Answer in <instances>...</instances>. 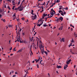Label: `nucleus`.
Instances as JSON below:
<instances>
[{"label":"nucleus","mask_w":77,"mask_h":77,"mask_svg":"<svg viewBox=\"0 0 77 77\" xmlns=\"http://www.w3.org/2000/svg\"><path fill=\"white\" fill-rule=\"evenodd\" d=\"M31 17H32V20H35V18H37V16L36 15H35L34 16H32Z\"/></svg>","instance_id":"nucleus-1"},{"label":"nucleus","mask_w":77,"mask_h":77,"mask_svg":"<svg viewBox=\"0 0 77 77\" xmlns=\"http://www.w3.org/2000/svg\"><path fill=\"white\" fill-rule=\"evenodd\" d=\"M1 14L0 15V18H2V15H4V14H5V13H4V11H3V12H1Z\"/></svg>","instance_id":"nucleus-2"},{"label":"nucleus","mask_w":77,"mask_h":77,"mask_svg":"<svg viewBox=\"0 0 77 77\" xmlns=\"http://www.w3.org/2000/svg\"><path fill=\"white\" fill-rule=\"evenodd\" d=\"M62 29H63V26H62L59 28V30H62Z\"/></svg>","instance_id":"nucleus-3"},{"label":"nucleus","mask_w":77,"mask_h":77,"mask_svg":"<svg viewBox=\"0 0 77 77\" xmlns=\"http://www.w3.org/2000/svg\"><path fill=\"white\" fill-rule=\"evenodd\" d=\"M39 47L40 49V50H42V48H43V47H42V45H41L40 46H39Z\"/></svg>","instance_id":"nucleus-4"},{"label":"nucleus","mask_w":77,"mask_h":77,"mask_svg":"<svg viewBox=\"0 0 77 77\" xmlns=\"http://www.w3.org/2000/svg\"><path fill=\"white\" fill-rule=\"evenodd\" d=\"M17 41L18 42H20L21 40L20 39V38H17Z\"/></svg>","instance_id":"nucleus-5"},{"label":"nucleus","mask_w":77,"mask_h":77,"mask_svg":"<svg viewBox=\"0 0 77 77\" xmlns=\"http://www.w3.org/2000/svg\"><path fill=\"white\" fill-rule=\"evenodd\" d=\"M62 67L61 66H58V65L57 66V68H58V69L59 68H60Z\"/></svg>","instance_id":"nucleus-6"},{"label":"nucleus","mask_w":77,"mask_h":77,"mask_svg":"<svg viewBox=\"0 0 77 77\" xmlns=\"http://www.w3.org/2000/svg\"><path fill=\"white\" fill-rule=\"evenodd\" d=\"M59 18H60V20H61V21L63 20V17H60Z\"/></svg>","instance_id":"nucleus-7"},{"label":"nucleus","mask_w":77,"mask_h":77,"mask_svg":"<svg viewBox=\"0 0 77 77\" xmlns=\"http://www.w3.org/2000/svg\"><path fill=\"white\" fill-rule=\"evenodd\" d=\"M23 43H25V44H27V41L25 39L23 41Z\"/></svg>","instance_id":"nucleus-8"},{"label":"nucleus","mask_w":77,"mask_h":77,"mask_svg":"<svg viewBox=\"0 0 77 77\" xmlns=\"http://www.w3.org/2000/svg\"><path fill=\"white\" fill-rule=\"evenodd\" d=\"M13 17H16V13H14V15H13Z\"/></svg>","instance_id":"nucleus-9"},{"label":"nucleus","mask_w":77,"mask_h":77,"mask_svg":"<svg viewBox=\"0 0 77 77\" xmlns=\"http://www.w3.org/2000/svg\"><path fill=\"white\" fill-rule=\"evenodd\" d=\"M39 60H40V57H39L38 60H36V63H37V62H38V61H39Z\"/></svg>","instance_id":"nucleus-10"},{"label":"nucleus","mask_w":77,"mask_h":77,"mask_svg":"<svg viewBox=\"0 0 77 77\" xmlns=\"http://www.w3.org/2000/svg\"><path fill=\"white\" fill-rule=\"evenodd\" d=\"M33 38H34V37H32V38L30 39L31 41H33Z\"/></svg>","instance_id":"nucleus-11"},{"label":"nucleus","mask_w":77,"mask_h":77,"mask_svg":"<svg viewBox=\"0 0 77 77\" xmlns=\"http://www.w3.org/2000/svg\"><path fill=\"white\" fill-rule=\"evenodd\" d=\"M45 17V14L44 13V14H43L42 17Z\"/></svg>","instance_id":"nucleus-12"},{"label":"nucleus","mask_w":77,"mask_h":77,"mask_svg":"<svg viewBox=\"0 0 77 77\" xmlns=\"http://www.w3.org/2000/svg\"><path fill=\"white\" fill-rule=\"evenodd\" d=\"M29 69H30V68H28V69H27L26 71H25V72H26V73H27V72H28V71H29Z\"/></svg>","instance_id":"nucleus-13"},{"label":"nucleus","mask_w":77,"mask_h":77,"mask_svg":"<svg viewBox=\"0 0 77 77\" xmlns=\"http://www.w3.org/2000/svg\"><path fill=\"white\" fill-rule=\"evenodd\" d=\"M44 53L46 54V55H48V54L47 53V52L46 51H44Z\"/></svg>","instance_id":"nucleus-14"},{"label":"nucleus","mask_w":77,"mask_h":77,"mask_svg":"<svg viewBox=\"0 0 77 77\" xmlns=\"http://www.w3.org/2000/svg\"><path fill=\"white\" fill-rule=\"evenodd\" d=\"M69 62H69V61L68 60V61H67V62H66V64H68H68H69Z\"/></svg>","instance_id":"nucleus-15"},{"label":"nucleus","mask_w":77,"mask_h":77,"mask_svg":"<svg viewBox=\"0 0 77 77\" xmlns=\"http://www.w3.org/2000/svg\"><path fill=\"white\" fill-rule=\"evenodd\" d=\"M60 18H58L56 20H55L56 21H60Z\"/></svg>","instance_id":"nucleus-16"},{"label":"nucleus","mask_w":77,"mask_h":77,"mask_svg":"<svg viewBox=\"0 0 77 77\" xmlns=\"http://www.w3.org/2000/svg\"><path fill=\"white\" fill-rule=\"evenodd\" d=\"M42 60H41L40 62V63H38V64H42V65H43V63L42 64V63H41V62H42Z\"/></svg>","instance_id":"nucleus-17"},{"label":"nucleus","mask_w":77,"mask_h":77,"mask_svg":"<svg viewBox=\"0 0 77 77\" xmlns=\"http://www.w3.org/2000/svg\"><path fill=\"white\" fill-rule=\"evenodd\" d=\"M41 51L42 54H44V51H42V49H41Z\"/></svg>","instance_id":"nucleus-18"},{"label":"nucleus","mask_w":77,"mask_h":77,"mask_svg":"<svg viewBox=\"0 0 77 77\" xmlns=\"http://www.w3.org/2000/svg\"><path fill=\"white\" fill-rule=\"evenodd\" d=\"M61 14L63 16L64 14L63 13V11H61Z\"/></svg>","instance_id":"nucleus-19"},{"label":"nucleus","mask_w":77,"mask_h":77,"mask_svg":"<svg viewBox=\"0 0 77 77\" xmlns=\"http://www.w3.org/2000/svg\"><path fill=\"white\" fill-rule=\"evenodd\" d=\"M20 2H21V0H19V1H18V5H19L20 4Z\"/></svg>","instance_id":"nucleus-20"},{"label":"nucleus","mask_w":77,"mask_h":77,"mask_svg":"<svg viewBox=\"0 0 77 77\" xmlns=\"http://www.w3.org/2000/svg\"><path fill=\"white\" fill-rule=\"evenodd\" d=\"M60 2V0H57L56 1V3H59Z\"/></svg>","instance_id":"nucleus-21"},{"label":"nucleus","mask_w":77,"mask_h":77,"mask_svg":"<svg viewBox=\"0 0 77 77\" xmlns=\"http://www.w3.org/2000/svg\"><path fill=\"white\" fill-rule=\"evenodd\" d=\"M20 43H24V42L23 40H22V41L21 40H20Z\"/></svg>","instance_id":"nucleus-22"},{"label":"nucleus","mask_w":77,"mask_h":77,"mask_svg":"<svg viewBox=\"0 0 77 77\" xmlns=\"http://www.w3.org/2000/svg\"><path fill=\"white\" fill-rule=\"evenodd\" d=\"M41 24H37V26H39V27H40L41 26Z\"/></svg>","instance_id":"nucleus-23"},{"label":"nucleus","mask_w":77,"mask_h":77,"mask_svg":"<svg viewBox=\"0 0 77 77\" xmlns=\"http://www.w3.org/2000/svg\"><path fill=\"white\" fill-rule=\"evenodd\" d=\"M21 51H22V50L20 49V50H19V51H18V53H20V52H21Z\"/></svg>","instance_id":"nucleus-24"},{"label":"nucleus","mask_w":77,"mask_h":77,"mask_svg":"<svg viewBox=\"0 0 77 77\" xmlns=\"http://www.w3.org/2000/svg\"><path fill=\"white\" fill-rule=\"evenodd\" d=\"M1 20H2V21H3V22H5V19H2Z\"/></svg>","instance_id":"nucleus-25"},{"label":"nucleus","mask_w":77,"mask_h":77,"mask_svg":"<svg viewBox=\"0 0 77 77\" xmlns=\"http://www.w3.org/2000/svg\"><path fill=\"white\" fill-rule=\"evenodd\" d=\"M33 12H34L33 10H32L31 13V14H32V15H33Z\"/></svg>","instance_id":"nucleus-26"},{"label":"nucleus","mask_w":77,"mask_h":77,"mask_svg":"<svg viewBox=\"0 0 77 77\" xmlns=\"http://www.w3.org/2000/svg\"><path fill=\"white\" fill-rule=\"evenodd\" d=\"M62 41L63 42H65V39H64V38H63L62 39Z\"/></svg>","instance_id":"nucleus-27"},{"label":"nucleus","mask_w":77,"mask_h":77,"mask_svg":"<svg viewBox=\"0 0 77 77\" xmlns=\"http://www.w3.org/2000/svg\"><path fill=\"white\" fill-rule=\"evenodd\" d=\"M15 6H14L13 7V8H12V9H13V10H14V8H15Z\"/></svg>","instance_id":"nucleus-28"},{"label":"nucleus","mask_w":77,"mask_h":77,"mask_svg":"<svg viewBox=\"0 0 77 77\" xmlns=\"http://www.w3.org/2000/svg\"><path fill=\"white\" fill-rule=\"evenodd\" d=\"M50 14H51V16H52L53 17V15H54V14H53L52 13H50Z\"/></svg>","instance_id":"nucleus-29"},{"label":"nucleus","mask_w":77,"mask_h":77,"mask_svg":"<svg viewBox=\"0 0 77 77\" xmlns=\"http://www.w3.org/2000/svg\"><path fill=\"white\" fill-rule=\"evenodd\" d=\"M44 27H47V25H46V24H45L43 25Z\"/></svg>","instance_id":"nucleus-30"},{"label":"nucleus","mask_w":77,"mask_h":77,"mask_svg":"<svg viewBox=\"0 0 77 77\" xmlns=\"http://www.w3.org/2000/svg\"><path fill=\"white\" fill-rule=\"evenodd\" d=\"M71 46H72V45L71 44H70L68 46V47H71Z\"/></svg>","instance_id":"nucleus-31"},{"label":"nucleus","mask_w":77,"mask_h":77,"mask_svg":"<svg viewBox=\"0 0 77 77\" xmlns=\"http://www.w3.org/2000/svg\"><path fill=\"white\" fill-rule=\"evenodd\" d=\"M23 11V8L20 9L19 10V11Z\"/></svg>","instance_id":"nucleus-32"},{"label":"nucleus","mask_w":77,"mask_h":77,"mask_svg":"<svg viewBox=\"0 0 77 77\" xmlns=\"http://www.w3.org/2000/svg\"><path fill=\"white\" fill-rule=\"evenodd\" d=\"M45 5V2H44V3L42 4V5Z\"/></svg>","instance_id":"nucleus-33"},{"label":"nucleus","mask_w":77,"mask_h":77,"mask_svg":"<svg viewBox=\"0 0 77 77\" xmlns=\"http://www.w3.org/2000/svg\"><path fill=\"white\" fill-rule=\"evenodd\" d=\"M8 10H11V8H10V7H9V6H8Z\"/></svg>","instance_id":"nucleus-34"},{"label":"nucleus","mask_w":77,"mask_h":77,"mask_svg":"<svg viewBox=\"0 0 77 77\" xmlns=\"http://www.w3.org/2000/svg\"><path fill=\"white\" fill-rule=\"evenodd\" d=\"M51 11H52V12H54V10H53V8H52L51 9Z\"/></svg>","instance_id":"nucleus-35"},{"label":"nucleus","mask_w":77,"mask_h":77,"mask_svg":"<svg viewBox=\"0 0 77 77\" xmlns=\"http://www.w3.org/2000/svg\"><path fill=\"white\" fill-rule=\"evenodd\" d=\"M48 18H49V17H46L45 18V20H47Z\"/></svg>","instance_id":"nucleus-36"},{"label":"nucleus","mask_w":77,"mask_h":77,"mask_svg":"<svg viewBox=\"0 0 77 77\" xmlns=\"http://www.w3.org/2000/svg\"><path fill=\"white\" fill-rule=\"evenodd\" d=\"M21 8L19 6L18 7V8H17V9L18 10V9H21Z\"/></svg>","instance_id":"nucleus-37"},{"label":"nucleus","mask_w":77,"mask_h":77,"mask_svg":"<svg viewBox=\"0 0 77 77\" xmlns=\"http://www.w3.org/2000/svg\"><path fill=\"white\" fill-rule=\"evenodd\" d=\"M36 45L38 47V41H37Z\"/></svg>","instance_id":"nucleus-38"},{"label":"nucleus","mask_w":77,"mask_h":77,"mask_svg":"<svg viewBox=\"0 0 77 77\" xmlns=\"http://www.w3.org/2000/svg\"><path fill=\"white\" fill-rule=\"evenodd\" d=\"M13 4H13V5H15V2H14V1H13Z\"/></svg>","instance_id":"nucleus-39"},{"label":"nucleus","mask_w":77,"mask_h":77,"mask_svg":"<svg viewBox=\"0 0 77 77\" xmlns=\"http://www.w3.org/2000/svg\"><path fill=\"white\" fill-rule=\"evenodd\" d=\"M67 68V67H66V66H64V69H66Z\"/></svg>","instance_id":"nucleus-40"},{"label":"nucleus","mask_w":77,"mask_h":77,"mask_svg":"<svg viewBox=\"0 0 77 77\" xmlns=\"http://www.w3.org/2000/svg\"><path fill=\"white\" fill-rule=\"evenodd\" d=\"M62 11H61V10H60L59 11V13H60H60H61V12H62Z\"/></svg>","instance_id":"nucleus-41"},{"label":"nucleus","mask_w":77,"mask_h":77,"mask_svg":"<svg viewBox=\"0 0 77 77\" xmlns=\"http://www.w3.org/2000/svg\"><path fill=\"white\" fill-rule=\"evenodd\" d=\"M18 33L19 36H20V31L18 32Z\"/></svg>","instance_id":"nucleus-42"},{"label":"nucleus","mask_w":77,"mask_h":77,"mask_svg":"<svg viewBox=\"0 0 77 77\" xmlns=\"http://www.w3.org/2000/svg\"><path fill=\"white\" fill-rule=\"evenodd\" d=\"M25 18H24V17H23L22 18V20H24Z\"/></svg>","instance_id":"nucleus-43"},{"label":"nucleus","mask_w":77,"mask_h":77,"mask_svg":"<svg viewBox=\"0 0 77 77\" xmlns=\"http://www.w3.org/2000/svg\"><path fill=\"white\" fill-rule=\"evenodd\" d=\"M37 66L38 68H39V65L38 64H37Z\"/></svg>","instance_id":"nucleus-44"},{"label":"nucleus","mask_w":77,"mask_h":77,"mask_svg":"<svg viewBox=\"0 0 77 77\" xmlns=\"http://www.w3.org/2000/svg\"><path fill=\"white\" fill-rule=\"evenodd\" d=\"M53 5V4H52V5L50 6V8H51V7H53L54 6V5Z\"/></svg>","instance_id":"nucleus-45"},{"label":"nucleus","mask_w":77,"mask_h":77,"mask_svg":"<svg viewBox=\"0 0 77 77\" xmlns=\"http://www.w3.org/2000/svg\"><path fill=\"white\" fill-rule=\"evenodd\" d=\"M71 42H74V40H73V39H72V41H71Z\"/></svg>","instance_id":"nucleus-46"},{"label":"nucleus","mask_w":77,"mask_h":77,"mask_svg":"<svg viewBox=\"0 0 77 77\" xmlns=\"http://www.w3.org/2000/svg\"><path fill=\"white\" fill-rule=\"evenodd\" d=\"M59 7H61L60 8H61V9H63V7H62V6H59Z\"/></svg>","instance_id":"nucleus-47"},{"label":"nucleus","mask_w":77,"mask_h":77,"mask_svg":"<svg viewBox=\"0 0 77 77\" xmlns=\"http://www.w3.org/2000/svg\"><path fill=\"white\" fill-rule=\"evenodd\" d=\"M16 19V18H15V17H14V18H13V20H15V19Z\"/></svg>","instance_id":"nucleus-48"},{"label":"nucleus","mask_w":77,"mask_h":77,"mask_svg":"<svg viewBox=\"0 0 77 77\" xmlns=\"http://www.w3.org/2000/svg\"><path fill=\"white\" fill-rule=\"evenodd\" d=\"M65 9H66V10H68V7H66L65 8Z\"/></svg>","instance_id":"nucleus-49"},{"label":"nucleus","mask_w":77,"mask_h":77,"mask_svg":"<svg viewBox=\"0 0 77 77\" xmlns=\"http://www.w3.org/2000/svg\"><path fill=\"white\" fill-rule=\"evenodd\" d=\"M31 49V53L33 54V53H32V49H31V48H30Z\"/></svg>","instance_id":"nucleus-50"},{"label":"nucleus","mask_w":77,"mask_h":77,"mask_svg":"<svg viewBox=\"0 0 77 77\" xmlns=\"http://www.w3.org/2000/svg\"><path fill=\"white\" fill-rule=\"evenodd\" d=\"M53 17V16H51V15L49 17V18H51V17Z\"/></svg>","instance_id":"nucleus-51"},{"label":"nucleus","mask_w":77,"mask_h":77,"mask_svg":"<svg viewBox=\"0 0 77 77\" xmlns=\"http://www.w3.org/2000/svg\"><path fill=\"white\" fill-rule=\"evenodd\" d=\"M38 23H39V22H40V21H41V20H38Z\"/></svg>","instance_id":"nucleus-52"},{"label":"nucleus","mask_w":77,"mask_h":77,"mask_svg":"<svg viewBox=\"0 0 77 77\" xmlns=\"http://www.w3.org/2000/svg\"><path fill=\"white\" fill-rule=\"evenodd\" d=\"M60 15V14H59V13H58L57 14H56L55 15H58V16H59V15Z\"/></svg>","instance_id":"nucleus-53"},{"label":"nucleus","mask_w":77,"mask_h":77,"mask_svg":"<svg viewBox=\"0 0 77 77\" xmlns=\"http://www.w3.org/2000/svg\"><path fill=\"white\" fill-rule=\"evenodd\" d=\"M74 35H77V34H76L75 32L74 33Z\"/></svg>","instance_id":"nucleus-54"},{"label":"nucleus","mask_w":77,"mask_h":77,"mask_svg":"<svg viewBox=\"0 0 77 77\" xmlns=\"http://www.w3.org/2000/svg\"><path fill=\"white\" fill-rule=\"evenodd\" d=\"M23 35V36H24V35H25V34H24V32H23L22 33Z\"/></svg>","instance_id":"nucleus-55"},{"label":"nucleus","mask_w":77,"mask_h":77,"mask_svg":"<svg viewBox=\"0 0 77 77\" xmlns=\"http://www.w3.org/2000/svg\"><path fill=\"white\" fill-rule=\"evenodd\" d=\"M43 11H44V10H42L41 11H40V12H41V13H42V12Z\"/></svg>","instance_id":"nucleus-56"},{"label":"nucleus","mask_w":77,"mask_h":77,"mask_svg":"<svg viewBox=\"0 0 77 77\" xmlns=\"http://www.w3.org/2000/svg\"><path fill=\"white\" fill-rule=\"evenodd\" d=\"M70 52H71V53H72V50H71V49H70Z\"/></svg>","instance_id":"nucleus-57"},{"label":"nucleus","mask_w":77,"mask_h":77,"mask_svg":"<svg viewBox=\"0 0 77 77\" xmlns=\"http://www.w3.org/2000/svg\"><path fill=\"white\" fill-rule=\"evenodd\" d=\"M37 7H38V8H41V7H39V6L38 5H37Z\"/></svg>","instance_id":"nucleus-58"},{"label":"nucleus","mask_w":77,"mask_h":77,"mask_svg":"<svg viewBox=\"0 0 77 77\" xmlns=\"http://www.w3.org/2000/svg\"><path fill=\"white\" fill-rule=\"evenodd\" d=\"M16 77V75H13V77Z\"/></svg>","instance_id":"nucleus-59"},{"label":"nucleus","mask_w":77,"mask_h":77,"mask_svg":"<svg viewBox=\"0 0 77 77\" xmlns=\"http://www.w3.org/2000/svg\"><path fill=\"white\" fill-rule=\"evenodd\" d=\"M15 65V63H14L12 65L13 66H14Z\"/></svg>","instance_id":"nucleus-60"},{"label":"nucleus","mask_w":77,"mask_h":77,"mask_svg":"<svg viewBox=\"0 0 77 77\" xmlns=\"http://www.w3.org/2000/svg\"><path fill=\"white\" fill-rule=\"evenodd\" d=\"M72 53L73 54H75V53H74V52H72Z\"/></svg>","instance_id":"nucleus-61"},{"label":"nucleus","mask_w":77,"mask_h":77,"mask_svg":"<svg viewBox=\"0 0 77 77\" xmlns=\"http://www.w3.org/2000/svg\"><path fill=\"white\" fill-rule=\"evenodd\" d=\"M21 6H22V5L21 4H20L19 7H20V8H21Z\"/></svg>","instance_id":"nucleus-62"},{"label":"nucleus","mask_w":77,"mask_h":77,"mask_svg":"<svg viewBox=\"0 0 77 77\" xmlns=\"http://www.w3.org/2000/svg\"><path fill=\"white\" fill-rule=\"evenodd\" d=\"M50 13L53 14H54V13H53V12H51V11H50Z\"/></svg>","instance_id":"nucleus-63"},{"label":"nucleus","mask_w":77,"mask_h":77,"mask_svg":"<svg viewBox=\"0 0 77 77\" xmlns=\"http://www.w3.org/2000/svg\"><path fill=\"white\" fill-rule=\"evenodd\" d=\"M14 10H15V11H16V10H18L17 8H15Z\"/></svg>","instance_id":"nucleus-64"}]
</instances>
